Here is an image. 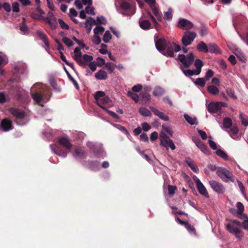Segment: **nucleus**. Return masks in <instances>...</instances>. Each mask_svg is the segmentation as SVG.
<instances>
[{"mask_svg":"<svg viewBox=\"0 0 248 248\" xmlns=\"http://www.w3.org/2000/svg\"><path fill=\"white\" fill-rule=\"evenodd\" d=\"M241 222L237 219L231 220V222L226 225V229L230 233L234 234L235 237L240 240L244 236V233L239 229L241 226Z\"/></svg>","mask_w":248,"mask_h":248,"instance_id":"nucleus-1","label":"nucleus"},{"mask_svg":"<svg viewBox=\"0 0 248 248\" xmlns=\"http://www.w3.org/2000/svg\"><path fill=\"white\" fill-rule=\"evenodd\" d=\"M217 174L223 181L226 183L229 181L234 182V176L232 173L225 168L218 167Z\"/></svg>","mask_w":248,"mask_h":248,"instance_id":"nucleus-2","label":"nucleus"},{"mask_svg":"<svg viewBox=\"0 0 248 248\" xmlns=\"http://www.w3.org/2000/svg\"><path fill=\"white\" fill-rule=\"evenodd\" d=\"M178 60L186 68H188L193 62L194 57L192 53H190L186 56L184 54H179L178 56Z\"/></svg>","mask_w":248,"mask_h":248,"instance_id":"nucleus-3","label":"nucleus"},{"mask_svg":"<svg viewBox=\"0 0 248 248\" xmlns=\"http://www.w3.org/2000/svg\"><path fill=\"white\" fill-rule=\"evenodd\" d=\"M196 37L197 34L196 32L189 31H186L182 39L183 45L185 46L190 45Z\"/></svg>","mask_w":248,"mask_h":248,"instance_id":"nucleus-4","label":"nucleus"},{"mask_svg":"<svg viewBox=\"0 0 248 248\" xmlns=\"http://www.w3.org/2000/svg\"><path fill=\"white\" fill-rule=\"evenodd\" d=\"M160 144L166 148L170 147L172 150L175 149V146L172 140L165 134L161 133L160 134Z\"/></svg>","mask_w":248,"mask_h":248,"instance_id":"nucleus-5","label":"nucleus"},{"mask_svg":"<svg viewBox=\"0 0 248 248\" xmlns=\"http://www.w3.org/2000/svg\"><path fill=\"white\" fill-rule=\"evenodd\" d=\"M211 188L218 194H223L225 192V188L220 183L215 180H212L209 182Z\"/></svg>","mask_w":248,"mask_h":248,"instance_id":"nucleus-6","label":"nucleus"},{"mask_svg":"<svg viewBox=\"0 0 248 248\" xmlns=\"http://www.w3.org/2000/svg\"><path fill=\"white\" fill-rule=\"evenodd\" d=\"M178 27L182 30H188L192 29L194 25L187 19L180 18L178 22Z\"/></svg>","mask_w":248,"mask_h":248,"instance_id":"nucleus-7","label":"nucleus"},{"mask_svg":"<svg viewBox=\"0 0 248 248\" xmlns=\"http://www.w3.org/2000/svg\"><path fill=\"white\" fill-rule=\"evenodd\" d=\"M9 111L14 117L17 119H23L26 116L25 112L18 108H10Z\"/></svg>","mask_w":248,"mask_h":248,"instance_id":"nucleus-8","label":"nucleus"},{"mask_svg":"<svg viewBox=\"0 0 248 248\" xmlns=\"http://www.w3.org/2000/svg\"><path fill=\"white\" fill-rule=\"evenodd\" d=\"M52 150L58 155L65 157L67 155V152L66 150H63L58 144H54L51 145Z\"/></svg>","mask_w":248,"mask_h":248,"instance_id":"nucleus-9","label":"nucleus"},{"mask_svg":"<svg viewBox=\"0 0 248 248\" xmlns=\"http://www.w3.org/2000/svg\"><path fill=\"white\" fill-rule=\"evenodd\" d=\"M167 43L168 42L164 38H159L157 40L155 39L156 48L160 52H163V51L165 50Z\"/></svg>","mask_w":248,"mask_h":248,"instance_id":"nucleus-10","label":"nucleus"},{"mask_svg":"<svg viewBox=\"0 0 248 248\" xmlns=\"http://www.w3.org/2000/svg\"><path fill=\"white\" fill-rule=\"evenodd\" d=\"M195 183L196 184L197 188L198 190L199 193L205 196L206 198H208L209 197L208 193L205 188V187L203 186L202 183L199 179H197L195 180Z\"/></svg>","mask_w":248,"mask_h":248,"instance_id":"nucleus-11","label":"nucleus"},{"mask_svg":"<svg viewBox=\"0 0 248 248\" xmlns=\"http://www.w3.org/2000/svg\"><path fill=\"white\" fill-rule=\"evenodd\" d=\"M219 102H210L207 106L208 111L211 113H215L219 111L220 109Z\"/></svg>","mask_w":248,"mask_h":248,"instance_id":"nucleus-12","label":"nucleus"},{"mask_svg":"<svg viewBox=\"0 0 248 248\" xmlns=\"http://www.w3.org/2000/svg\"><path fill=\"white\" fill-rule=\"evenodd\" d=\"M75 55L73 56L74 59L78 63L80 66H84L85 63L82 61L81 57L82 55L80 51V48L79 47H77L74 49Z\"/></svg>","mask_w":248,"mask_h":248,"instance_id":"nucleus-13","label":"nucleus"},{"mask_svg":"<svg viewBox=\"0 0 248 248\" xmlns=\"http://www.w3.org/2000/svg\"><path fill=\"white\" fill-rule=\"evenodd\" d=\"M0 126L3 131H8L13 129L12 122L7 118L1 121Z\"/></svg>","mask_w":248,"mask_h":248,"instance_id":"nucleus-14","label":"nucleus"},{"mask_svg":"<svg viewBox=\"0 0 248 248\" xmlns=\"http://www.w3.org/2000/svg\"><path fill=\"white\" fill-rule=\"evenodd\" d=\"M149 108L155 115L158 116L161 120L164 121H168L169 120V118L168 116L165 115L163 112L160 111L156 108L152 106H150Z\"/></svg>","mask_w":248,"mask_h":248,"instance_id":"nucleus-15","label":"nucleus"},{"mask_svg":"<svg viewBox=\"0 0 248 248\" xmlns=\"http://www.w3.org/2000/svg\"><path fill=\"white\" fill-rule=\"evenodd\" d=\"M121 8L124 10H129L130 12V14H128L127 12L123 13L122 14L124 16H128L133 15L135 13V11L134 10H132L130 4L127 1H123L121 4Z\"/></svg>","mask_w":248,"mask_h":248,"instance_id":"nucleus-16","label":"nucleus"},{"mask_svg":"<svg viewBox=\"0 0 248 248\" xmlns=\"http://www.w3.org/2000/svg\"><path fill=\"white\" fill-rule=\"evenodd\" d=\"M59 143L64 147L66 150L70 151L72 147L69 140L66 138H61L59 140Z\"/></svg>","mask_w":248,"mask_h":248,"instance_id":"nucleus-17","label":"nucleus"},{"mask_svg":"<svg viewBox=\"0 0 248 248\" xmlns=\"http://www.w3.org/2000/svg\"><path fill=\"white\" fill-rule=\"evenodd\" d=\"M43 19L46 23L49 25L51 29L55 30L57 28L58 24L56 18L44 17Z\"/></svg>","mask_w":248,"mask_h":248,"instance_id":"nucleus-18","label":"nucleus"},{"mask_svg":"<svg viewBox=\"0 0 248 248\" xmlns=\"http://www.w3.org/2000/svg\"><path fill=\"white\" fill-rule=\"evenodd\" d=\"M173 49L174 48L172 43L170 44V43L168 42L165 50L163 51V54L166 56L173 57L174 56Z\"/></svg>","mask_w":248,"mask_h":248,"instance_id":"nucleus-19","label":"nucleus"},{"mask_svg":"<svg viewBox=\"0 0 248 248\" xmlns=\"http://www.w3.org/2000/svg\"><path fill=\"white\" fill-rule=\"evenodd\" d=\"M44 94L40 92H35L31 93V96L34 101L37 104H39L43 99Z\"/></svg>","mask_w":248,"mask_h":248,"instance_id":"nucleus-20","label":"nucleus"},{"mask_svg":"<svg viewBox=\"0 0 248 248\" xmlns=\"http://www.w3.org/2000/svg\"><path fill=\"white\" fill-rule=\"evenodd\" d=\"M208 52L214 53H221V50L218 46L214 43H210L208 44Z\"/></svg>","mask_w":248,"mask_h":248,"instance_id":"nucleus-21","label":"nucleus"},{"mask_svg":"<svg viewBox=\"0 0 248 248\" xmlns=\"http://www.w3.org/2000/svg\"><path fill=\"white\" fill-rule=\"evenodd\" d=\"M197 49L200 52L207 53L208 50V45L207 46L204 42L201 41L197 46Z\"/></svg>","mask_w":248,"mask_h":248,"instance_id":"nucleus-22","label":"nucleus"},{"mask_svg":"<svg viewBox=\"0 0 248 248\" xmlns=\"http://www.w3.org/2000/svg\"><path fill=\"white\" fill-rule=\"evenodd\" d=\"M139 25L140 27L144 30H149L151 26L150 21L146 19L140 20Z\"/></svg>","mask_w":248,"mask_h":248,"instance_id":"nucleus-23","label":"nucleus"},{"mask_svg":"<svg viewBox=\"0 0 248 248\" xmlns=\"http://www.w3.org/2000/svg\"><path fill=\"white\" fill-rule=\"evenodd\" d=\"M36 33L39 37L40 39H41L44 42L45 45L46 46H48L49 43L47 39V37L46 35L44 33V32L41 31L37 30L36 31Z\"/></svg>","mask_w":248,"mask_h":248,"instance_id":"nucleus-24","label":"nucleus"},{"mask_svg":"<svg viewBox=\"0 0 248 248\" xmlns=\"http://www.w3.org/2000/svg\"><path fill=\"white\" fill-rule=\"evenodd\" d=\"M108 77L107 73L104 70H100L95 73V77L99 80H105Z\"/></svg>","mask_w":248,"mask_h":248,"instance_id":"nucleus-25","label":"nucleus"},{"mask_svg":"<svg viewBox=\"0 0 248 248\" xmlns=\"http://www.w3.org/2000/svg\"><path fill=\"white\" fill-rule=\"evenodd\" d=\"M194 65L196 68V75H198L201 72L202 67L203 66L202 62L201 60L197 59L195 61Z\"/></svg>","mask_w":248,"mask_h":248,"instance_id":"nucleus-26","label":"nucleus"},{"mask_svg":"<svg viewBox=\"0 0 248 248\" xmlns=\"http://www.w3.org/2000/svg\"><path fill=\"white\" fill-rule=\"evenodd\" d=\"M232 126V122L231 118L229 117H225L223 120V126L222 128L228 129Z\"/></svg>","mask_w":248,"mask_h":248,"instance_id":"nucleus-27","label":"nucleus"},{"mask_svg":"<svg viewBox=\"0 0 248 248\" xmlns=\"http://www.w3.org/2000/svg\"><path fill=\"white\" fill-rule=\"evenodd\" d=\"M207 90L210 93L215 95L218 94L219 92L218 88L214 85L208 86Z\"/></svg>","mask_w":248,"mask_h":248,"instance_id":"nucleus-28","label":"nucleus"},{"mask_svg":"<svg viewBox=\"0 0 248 248\" xmlns=\"http://www.w3.org/2000/svg\"><path fill=\"white\" fill-rule=\"evenodd\" d=\"M184 117L186 122L190 124L194 125L197 124V119L196 117L192 118L187 114H185Z\"/></svg>","mask_w":248,"mask_h":248,"instance_id":"nucleus-29","label":"nucleus"},{"mask_svg":"<svg viewBox=\"0 0 248 248\" xmlns=\"http://www.w3.org/2000/svg\"><path fill=\"white\" fill-rule=\"evenodd\" d=\"M230 128V130L228 131V132L230 134V136L232 138L235 139V138L234 137V135L237 134L239 131L237 126L236 125H232Z\"/></svg>","mask_w":248,"mask_h":248,"instance_id":"nucleus-30","label":"nucleus"},{"mask_svg":"<svg viewBox=\"0 0 248 248\" xmlns=\"http://www.w3.org/2000/svg\"><path fill=\"white\" fill-rule=\"evenodd\" d=\"M109 98L108 97H104L96 102L97 104L101 108L104 109L106 108L103 106V105L107 104L108 102Z\"/></svg>","mask_w":248,"mask_h":248,"instance_id":"nucleus-31","label":"nucleus"},{"mask_svg":"<svg viewBox=\"0 0 248 248\" xmlns=\"http://www.w3.org/2000/svg\"><path fill=\"white\" fill-rule=\"evenodd\" d=\"M165 93V90L160 87H156L155 88L153 93L155 96H161Z\"/></svg>","mask_w":248,"mask_h":248,"instance_id":"nucleus-32","label":"nucleus"},{"mask_svg":"<svg viewBox=\"0 0 248 248\" xmlns=\"http://www.w3.org/2000/svg\"><path fill=\"white\" fill-rule=\"evenodd\" d=\"M194 83L196 86H199L201 87H203L205 85L206 80L204 78H199L194 81Z\"/></svg>","mask_w":248,"mask_h":248,"instance_id":"nucleus-33","label":"nucleus"},{"mask_svg":"<svg viewBox=\"0 0 248 248\" xmlns=\"http://www.w3.org/2000/svg\"><path fill=\"white\" fill-rule=\"evenodd\" d=\"M139 112L141 115L143 116L151 117L152 116L151 111L147 108L144 107L140 108Z\"/></svg>","mask_w":248,"mask_h":248,"instance_id":"nucleus-34","label":"nucleus"},{"mask_svg":"<svg viewBox=\"0 0 248 248\" xmlns=\"http://www.w3.org/2000/svg\"><path fill=\"white\" fill-rule=\"evenodd\" d=\"M200 150L204 154L208 155L210 151H209L207 146L202 142H201L197 146Z\"/></svg>","mask_w":248,"mask_h":248,"instance_id":"nucleus-35","label":"nucleus"},{"mask_svg":"<svg viewBox=\"0 0 248 248\" xmlns=\"http://www.w3.org/2000/svg\"><path fill=\"white\" fill-rule=\"evenodd\" d=\"M150 99L151 96L148 93H142L141 104L145 105Z\"/></svg>","mask_w":248,"mask_h":248,"instance_id":"nucleus-36","label":"nucleus"},{"mask_svg":"<svg viewBox=\"0 0 248 248\" xmlns=\"http://www.w3.org/2000/svg\"><path fill=\"white\" fill-rule=\"evenodd\" d=\"M81 59L82 61L85 63V64L84 66L86 65L87 63L91 62L93 60V56L87 54H84L82 56L81 55Z\"/></svg>","mask_w":248,"mask_h":248,"instance_id":"nucleus-37","label":"nucleus"},{"mask_svg":"<svg viewBox=\"0 0 248 248\" xmlns=\"http://www.w3.org/2000/svg\"><path fill=\"white\" fill-rule=\"evenodd\" d=\"M127 96L131 97L132 99L135 101V103H138L139 101V95L135 93H134L132 91H129L127 92Z\"/></svg>","mask_w":248,"mask_h":248,"instance_id":"nucleus-38","label":"nucleus"},{"mask_svg":"<svg viewBox=\"0 0 248 248\" xmlns=\"http://www.w3.org/2000/svg\"><path fill=\"white\" fill-rule=\"evenodd\" d=\"M111 38H112V35H111V33H110L109 31H106V32H105V34L103 37V41L105 43H107L109 42V41L111 39Z\"/></svg>","mask_w":248,"mask_h":248,"instance_id":"nucleus-39","label":"nucleus"},{"mask_svg":"<svg viewBox=\"0 0 248 248\" xmlns=\"http://www.w3.org/2000/svg\"><path fill=\"white\" fill-rule=\"evenodd\" d=\"M226 92L228 95L231 97L232 99L234 100H236L237 99V96L235 95L234 91L232 89L230 88H227L226 90Z\"/></svg>","mask_w":248,"mask_h":248,"instance_id":"nucleus-40","label":"nucleus"},{"mask_svg":"<svg viewBox=\"0 0 248 248\" xmlns=\"http://www.w3.org/2000/svg\"><path fill=\"white\" fill-rule=\"evenodd\" d=\"M181 69L182 70L184 74L186 76H191L194 75H196V70H190V69L185 70L183 69V68L182 66H181Z\"/></svg>","mask_w":248,"mask_h":248,"instance_id":"nucleus-41","label":"nucleus"},{"mask_svg":"<svg viewBox=\"0 0 248 248\" xmlns=\"http://www.w3.org/2000/svg\"><path fill=\"white\" fill-rule=\"evenodd\" d=\"M85 155V152L81 148H78L75 149L74 156L82 157Z\"/></svg>","mask_w":248,"mask_h":248,"instance_id":"nucleus-42","label":"nucleus"},{"mask_svg":"<svg viewBox=\"0 0 248 248\" xmlns=\"http://www.w3.org/2000/svg\"><path fill=\"white\" fill-rule=\"evenodd\" d=\"M89 168L92 170H94L99 166V163L97 161H88Z\"/></svg>","mask_w":248,"mask_h":248,"instance_id":"nucleus-43","label":"nucleus"},{"mask_svg":"<svg viewBox=\"0 0 248 248\" xmlns=\"http://www.w3.org/2000/svg\"><path fill=\"white\" fill-rule=\"evenodd\" d=\"M19 28L20 30L24 33H26L28 32L29 29L25 24V19L24 18H23V22L20 25Z\"/></svg>","mask_w":248,"mask_h":248,"instance_id":"nucleus-44","label":"nucleus"},{"mask_svg":"<svg viewBox=\"0 0 248 248\" xmlns=\"http://www.w3.org/2000/svg\"><path fill=\"white\" fill-rule=\"evenodd\" d=\"M239 118L241 120L242 124L246 126H248V117L247 116L243 113H240Z\"/></svg>","mask_w":248,"mask_h":248,"instance_id":"nucleus-45","label":"nucleus"},{"mask_svg":"<svg viewBox=\"0 0 248 248\" xmlns=\"http://www.w3.org/2000/svg\"><path fill=\"white\" fill-rule=\"evenodd\" d=\"M105 96V93L103 91H97L94 94V99L96 100V102L100 100L101 97H104Z\"/></svg>","mask_w":248,"mask_h":248,"instance_id":"nucleus-46","label":"nucleus"},{"mask_svg":"<svg viewBox=\"0 0 248 248\" xmlns=\"http://www.w3.org/2000/svg\"><path fill=\"white\" fill-rule=\"evenodd\" d=\"M216 154L224 159H227L228 155L226 153L221 149H218L216 152Z\"/></svg>","mask_w":248,"mask_h":248,"instance_id":"nucleus-47","label":"nucleus"},{"mask_svg":"<svg viewBox=\"0 0 248 248\" xmlns=\"http://www.w3.org/2000/svg\"><path fill=\"white\" fill-rule=\"evenodd\" d=\"M62 41L68 46L71 47L73 45V42L68 37H64L62 38Z\"/></svg>","mask_w":248,"mask_h":248,"instance_id":"nucleus-48","label":"nucleus"},{"mask_svg":"<svg viewBox=\"0 0 248 248\" xmlns=\"http://www.w3.org/2000/svg\"><path fill=\"white\" fill-rule=\"evenodd\" d=\"M237 208V211L236 212L238 214H241L243 213L244 210V206L241 202H238L236 204Z\"/></svg>","mask_w":248,"mask_h":248,"instance_id":"nucleus-49","label":"nucleus"},{"mask_svg":"<svg viewBox=\"0 0 248 248\" xmlns=\"http://www.w3.org/2000/svg\"><path fill=\"white\" fill-rule=\"evenodd\" d=\"M105 31V28L102 26H97L93 30V32L95 35H97L99 33H102Z\"/></svg>","mask_w":248,"mask_h":248,"instance_id":"nucleus-50","label":"nucleus"},{"mask_svg":"<svg viewBox=\"0 0 248 248\" xmlns=\"http://www.w3.org/2000/svg\"><path fill=\"white\" fill-rule=\"evenodd\" d=\"M148 15L150 16V17L151 18L154 24L155 27V29H157V26L158 25V23L155 18V17L152 14L151 12L150 11H148Z\"/></svg>","mask_w":248,"mask_h":248,"instance_id":"nucleus-51","label":"nucleus"},{"mask_svg":"<svg viewBox=\"0 0 248 248\" xmlns=\"http://www.w3.org/2000/svg\"><path fill=\"white\" fill-rule=\"evenodd\" d=\"M164 16L165 18L168 20H170L172 19V10L170 8L169 9L168 11L164 12Z\"/></svg>","mask_w":248,"mask_h":248,"instance_id":"nucleus-52","label":"nucleus"},{"mask_svg":"<svg viewBox=\"0 0 248 248\" xmlns=\"http://www.w3.org/2000/svg\"><path fill=\"white\" fill-rule=\"evenodd\" d=\"M58 22H59L61 27L62 28V29H64V30H69V26L66 23H65L63 21L62 19H59Z\"/></svg>","mask_w":248,"mask_h":248,"instance_id":"nucleus-53","label":"nucleus"},{"mask_svg":"<svg viewBox=\"0 0 248 248\" xmlns=\"http://www.w3.org/2000/svg\"><path fill=\"white\" fill-rule=\"evenodd\" d=\"M105 64L106 67L109 70V73H112L114 70L115 64L107 62Z\"/></svg>","mask_w":248,"mask_h":248,"instance_id":"nucleus-54","label":"nucleus"},{"mask_svg":"<svg viewBox=\"0 0 248 248\" xmlns=\"http://www.w3.org/2000/svg\"><path fill=\"white\" fill-rule=\"evenodd\" d=\"M101 48L99 50V52L102 54H106L107 53V46L105 44L101 45Z\"/></svg>","mask_w":248,"mask_h":248,"instance_id":"nucleus-55","label":"nucleus"},{"mask_svg":"<svg viewBox=\"0 0 248 248\" xmlns=\"http://www.w3.org/2000/svg\"><path fill=\"white\" fill-rule=\"evenodd\" d=\"M214 76V72L211 70L209 69L206 73L205 76V79L208 80L210 78H212Z\"/></svg>","mask_w":248,"mask_h":248,"instance_id":"nucleus-56","label":"nucleus"},{"mask_svg":"<svg viewBox=\"0 0 248 248\" xmlns=\"http://www.w3.org/2000/svg\"><path fill=\"white\" fill-rule=\"evenodd\" d=\"M142 88V86L141 84H138L137 85L134 86L132 88V92L134 93L139 92L140 90H141Z\"/></svg>","mask_w":248,"mask_h":248,"instance_id":"nucleus-57","label":"nucleus"},{"mask_svg":"<svg viewBox=\"0 0 248 248\" xmlns=\"http://www.w3.org/2000/svg\"><path fill=\"white\" fill-rule=\"evenodd\" d=\"M12 11L14 13L19 12V4L17 2H15L12 4Z\"/></svg>","mask_w":248,"mask_h":248,"instance_id":"nucleus-58","label":"nucleus"},{"mask_svg":"<svg viewBox=\"0 0 248 248\" xmlns=\"http://www.w3.org/2000/svg\"><path fill=\"white\" fill-rule=\"evenodd\" d=\"M92 41L95 44L99 45L101 42V39L99 36L97 35H94L93 36Z\"/></svg>","mask_w":248,"mask_h":248,"instance_id":"nucleus-59","label":"nucleus"},{"mask_svg":"<svg viewBox=\"0 0 248 248\" xmlns=\"http://www.w3.org/2000/svg\"><path fill=\"white\" fill-rule=\"evenodd\" d=\"M2 8L6 12L8 13L11 11V5L9 3L4 2L2 5Z\"/></svg>","mask_w":248,"mask_h":248,"instance_id":"nucleus-60","label":"nucleus"},{"mask_svg":"<svg viewBox=\"0 0 248 248\" xmlns=\"http://www.w3.org/2000/svg\"><path fill=\"white\" fill-rule=\"evenodd\" d=\"M176 189V186L169 185L168 186V192L170 195H173L175 193V190Z\"/></svg>","mask_w":248,"mask_h":248,"instance_id":"nucleus-61","label":"nucleus"},{"mask_svg":"<svg viewBox=\"0 0 248 248\" xmlns=\"http://www.w3.org/2000/svg\"><path fill=\"white\" fill-rule=\"evenodd\" d=\"M97 66L99 67L102 66L103 65L105 64V60L102 58L101 57H98L97 58Z\"/></svg>","mask_w":248,"mask_h":248,"instance_id":"nucleus-62","label":"nucleus"},{"mask_svg":"<svg viewBox=\"0 0 248 248\" xmlns=\"http://www.w3.org/2000/svg\"><path fill=\"white\" fill-rule=\"evenodd\" d=\"M141 126H142V129L144 131H147L149 130L151 128V126L146 122L143 123L141 124Z\"/></svg>","mask_w":248,"mask_h":248,"instance_id":"nucleus-63","label":"nucleus"},{"mask_svg":"<svg viewBox=\"0 0 248 248\" xmlns=\"http://www.w3.org/2000/svg\"><path fill=\"white\" fill-rule=\"evenodd\" d=\"M241 223V226H242L243 228L246 231H248V218L244 220Z\"/></svg>","mask_w":248,"mask_h":248,"instance_id":"nucleus-64","label":"nucleus"}]
</instances>
